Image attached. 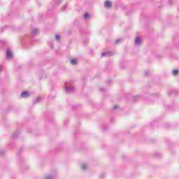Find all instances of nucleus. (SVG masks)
Listing matches in <instances>:
<instances>
[{"label":"nucleus","mask_w":179,"mask_h":179,"mask_svg":"<svg viewBox=\"0 0 179 179\" xmlns=\"http://www.w3.org/2000/svg\"><path fill=\"white\" fill-rule=\"evenodd\" d=\"M111 5H112L111 1H105V7L106 8H110Z\"/></svg>","instance_id":"nucleus-1"},{"label":"nucleus","mask_w":179,"mask_h":179,"mask_svg":"<svg viewBox=\"0 0 179 179\" xmlns=\"http://www.w3.org/2000/svg\"><path fill=\"white\" fill-rule=\"evenodd\" d=\"M29 94L27 92H24L21 94V97H29Z\"/></svg>","instance_id":"nucleus-2"},{"label":"nucleus","mask_w":179,"mask_h":179,"mask_svg":"<svg viewBox=\"0 0 179 179\" xmlns=\"http://www.w3.org/2000/svg\"><path fill=\"white\" fill-rule=\"evenodd\" d=\"M12 57V52L10 50H7V58H11Z\"/></svg>","instance_id":"nucleus-3"},{"label":"nucleus","mask_w":179,"mask_h":179,"mask_svg":"<svg viewBox=\"0 0 179 179\" xmlns=\"http://www.w3.org/2000/svg\"><path fill=\"white\" fill-rule=\"evenodd\" d=\"M135 43L136 44H141V39L139 38H136Z\"/></svg>","instance_id":"nucleus-4"},{"label":"nucleus","mask_w":179,"mask_h":179,"mask_svg":"<svg viewBox=\"0 0 179 179\" xmlns=\"http://www.w3.org/2000/svg\"><path fill=\"white\" fill-rule=\"evenodd\" d=\"M173 75H174V76H177V75H178V70H174L173 71Z\"/></svg>","instance_id":"nucleus-5"},{"label":"nucleus","mask_w":179,"mask_h":179,"mask_svg":"<svg viewBox=\"0 0 179 179\" xmlns=\"http://www.w3.org/2000/svg\"><path fill=\"white\" fill-rule=\"evenodd\" d=\"M71 64H72V65H76L77 62H76V59H72V60L71 61Z\"/></svg>","instance_id":"nucleus-6"},{"label":"nucleus","mask_w":179,"mask_h":179,"mask_svg":"<svg viewBox=\"0 0 179 179\" xmlns=\"http://www.w3.org/2000/svg\"><path fill=\"white\" fill-rule=\"evenodd\" d=\"M89 17H90V15H89V13H85V19H89Z\"/></svg>","instance_id":"nucleus-7"},{"label":"nucleus","mask_w":179,"mask_h":179,"mask_svg":"<svg viewBox=\"0 0 179 179\" xmlns=\"http://www.w3.org/2000/svg\"><path fill=\"white\" fill-rule=\"evenodd\" d=\"M55 38H56V40H59V36L56 35Z\"/></svg>","instance_id":"nucleus-8"},{"label":"nucleus","mask_w":179,"mask_h":179,"mask_svg":"<svg viewBox=\"0 0 179 179\" xmlns=\"http://www.w3.org/2000/svg\"><path fill=\"white\" fill-rule=\"evenodd\" d=\"M83 169L85 170V169H86V166H85V165H83Z\"/></svg>","instance_id":"nucleus-9"},{"label":"nucleus","mask_w":179,"mask_h":179,"mask_svg":"<svg viewBox=\"0 0 179 179\" xmlns=\"http://www.w3.org/2000/svg\"><path fill=\"white\" fill-rule=\"evenodd\" d=\"M104 55H106V53L102 54V57H104Z\"/></svg>","instance_id":"nucleus-10"},{"label":"nucleus","mask_w":179,"mask_h":179,"mask_svg":"<svg viewBox=\"0 0 179 179\" xmlns=\"http://www.w3.org/2000/svg\"><path fill=\"white\" fill-rule=\"evenodd\" d=\"M118 108V106H115V107H114L115 109V108Z\"/></svg>","instance_id":"nucleus-11"},{"label":"nucleus","mask_w":179,"mask_h":179,"mask_svg":"<svg viewBox=\"0 0 179 179\" xmlns=\"http://www.w3.org/2000/svg\"><path fill=\"white\" fill-rule=\"evenodd\" d=\"M48 179H50V178H48Z\"/></svg>","instance_id":"nucleus-12"}]
</instances>
